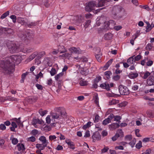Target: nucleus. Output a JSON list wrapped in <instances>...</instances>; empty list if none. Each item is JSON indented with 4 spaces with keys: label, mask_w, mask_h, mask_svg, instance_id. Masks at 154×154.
Here are the masks:
<instances>
[{
    "label": "nucleus",
    "mask_w": 154,
    "mask_h": 154,
    "mask_svg": "<svg viewBox=\"0 0 154 154\" xmlns=\"http://www.w3.org/2000/svg\"><path fill=\"white\" fill-rule=\"evenodd\" d=\"M147 83L149 86L154 85V75H151L147 79Z\"/></svg>",
    "instance_id": "19"
},
{
    "label": "nucleus",
    "mask_w": 154,
    "mask_h": 154,
    "mask_svg": "<svg viewBox=\"0 0 154 154\" xmlns=\"http://www.w3.org/2000/svg\"><path fill=\"white\" fill-rule=\"evenodd\" d=\"M31 31L30 30L27 29L26 31V32L25 33V35H23L25 36L26 37H29L30 36L32 37V34L31 33Z\"/></svg>",
    "instance_id": "33"
},
{
    "label": "nucleus",
    "mask_w": 154,
    "mask_h": 154,
    "mask_svg": "<svg viewBox=\"0 0 154 154\" xmlns=\"http://www.w3.org/2000/svg\"><path fill=\"white\" fill-rule=\"evenodd\" d=\"M120 124L119 123H113L112 125V127L114 128H118L120 126Z\"/></svg>",
    "instance_id": "58"
},
{
    "label": "nucleus",
    "mask_w": 154,
    "mask_h": 154,
    "mask_svg": "<svg viewBox=\"0 0 154 154\" xmlns=\"http://www.w3.org/2000/svg\"><path fill=\"white\" fill-rule=\"evenodd\" d=\"M121 8L119 6H114L112 8V17L115 19H119L122 17H118L117 16V14L120 12L121 11Z\"/></svg>",
    "instance_id": "4"
},
{
    "label": "nucleus",
    "mask_w": 154,
    "mask_h": 154,
    "mask_svg": "<svg viewBox=\"0 0 154 154\" xmlns=\"http://www.w3.org/2000/svg\"><path fill=\"white\" fill-rule=\"evenodd\" d=\"M152 48V45L151 44H148L146 47V50L150 51Z\"/></svg>",
    "instance_id": "64"
},
{
    "label": "nucleus",
    "mask_w": 154,
    "mask_h": 154,
    "mask_svg": "<svg viewBox=\"0 0 154 154\" xmlns=\"http://www.w3.org/2000/svg\"><path fill=\"white\" fill-rule=\"evenodd\" d=\"M4 143L5 140H0V146L3 149H5V146L4 145Z\"/></svg>",
    "instance_id": "51"
},
{
    "label": "nucleus",
    "mask_w": 154,
    "mask_h": 154,
    "mask_svg": "<svg viewBox=\"0 0 154 154\" xmlns=\"http://www.w3.org/2000/svg\"><path fill=\"white\" fill-rule=\"evenodd\" d=\"M113 34L109 32L105 34L104 36V38L106 40H109L112 38Z\"/></svg>",
    "instance_id": "23"
},
{
    "label": "nucleus",
    "mask_w": 154,
    "mask_h": 154,
    "mask_svg": "<svg viewBox=\"0 0 154 154\" xmlns=\"http://www.w3.org/2000/svg\"><path fill=\"white\" fill-rule=\"evenodd\" d=\"M110 0H98L97 7H99L103 6L105 5H106V3L109 2Z\"/></svg>",
    "instance_id": "15"
},
{
    "label": "nucleus",
    "mask_w": 154,
    "mask_h": 154,
    "mask_svg": "<svg viewBox=\"0 0 154 154\" xmlns=\"http://www.w3.org/2000/svg\"><path fill=\"white\" fill-rule=\"evenodd\" d=\"M150 75V73L148 71H146L144 74V76L143 78L144 79H146Z\"/></svg>",
    "instance_id": "59"
},
{
    "label": "nucleus",
    "mask_w": 154,
    "mask_h": 154,
    "mask_svg": "<svg viewBox=\"0 0 154 154\" xmlns=\"http://www.w3.org/2000/svg\"><path fill=\"white\" fill-rule=\"evenodd\" d=\"M134 56V62L136 61H138L140 60L142 57L141 56L140 54H139L136 56Z\"/></svg>",
    "instance_id": "47"
},
{
    "label": "nucleus",
    "mask_w": 154,
    "mask_h": 154,
    "mask_svg": "<svg viewBox=\"0 0 154 154\" xmlns=\"http://www.w3.org/2000/svg\"><path fill=\"white\" fill-rule=\"evenodd\" d=\"M134 56L129 57L127 60V63L130 65L133 63L134 62Z\"/></svg>",
    "instance_id": "30"
},
{
    "label": "nucleus",
    "mask_w": 154,
    "mask_h": 154,
    "mask_svg": "<svg viewBox=\"0 0 154 154\" xmlns=\"http://www.w3.org/2000/svg\"><path fill=\"white\" fill-rule=\"evenodd\" d=\"M146 23L147 24V26L146 27V32H148L151 29V26L149 22H146Z\"/></svg>",
    "instance_id": "38"
},
{
    "label": "nucleus",
    "mask_w": 154,
    "mask_h": 154,
    "mask_svg": "<svg viewBox=\"0 0 154 154\" xmlns=\"http://www.w3.org/2000/svg\"><path fill=\"white\" fill-rule=\"evenodd\" d=\"M101 79V77L99 75L97 77L94 79V82L95 83H97Z\"/></svg>",
    "instance_id": "48"
},
{
    "label": "nucleus",
    "mask_w": 154,
    "mask_h": 154,
    "mask_svg": "<svg viewBox=\"0 0 154 154\" xmlns=\"http://www.w3.org/2000/svg\"><path fill=\"white\" fill-rule=\"evenodd\" d=\"M66 143L68 145L69 147L71 149H74L75 148V144L74 143L70 141V140L66 139L65 140Z\"/></svg>",
    "instance_id": "16"
},
{
    "label": "nucleus",
    "mask_w": 154,
    "mask_h": 154,
    "mask_svg": "<svg viewBox=\"0 0 154 154\" xmlns=\"http://www.w3.org/2000/svg\"><path fill=\"white\" fill-rule=\"evenodd\" d=\"M124 136V133L122 129L118 130L116 134L112 138V139L113 141H115L117 140L119 137H122Z\"/></svg>",
    "instance_id": "9"
},
{
    "label": "nucleus",
    "mask_w": 154,
    "mask_h": 154,
    "mask_svg": "<svg viewBox=\"0 0 154 154\" xmlns=\"http://www.w3.org/2000/svg\"><path fill=\"white\" fill-rule=\"evenodd\" d=\"M10 140H11L12 143L14 145H16L17 143L18 142V140L14 137L13 135H11L10 137Z\"/></svg>",
    "instance_id": "25"
},
{
    "label": "nucleus",
    "mask_w": 154,
    "mask_h": 154,
    "mask_svg": "<svg viewBox=\"0 0 154 154\" xmlns=\"http://www.w3.org/2000/svg\"><path fill=\"white\" fill-rule=\"evenodd\" d=\"M16 147L17 148V149L19 151L21 150L22 152H23L25 149L24 145L23 143H18Z\"/></svg>",
    "instance_id": "21"
},
{
    "label": "nucleus",
    "mask_w": 154,
    "mask_h": 154,
    "mask_svg": "<svg viewBox=\"0 0 154 154\" xmlns=\"http://www.w3.org/2000/svg\"><path fill=\"white\" fill-rule=\"evenodd\" d=\"M132 139V136L131 134L127 135L125 137V141H130Z\"/></svg>",
    "instance_id": "45"
},
{
    "label": "nucleus",
    "mask_w": 154,
    "mask_h": 154,
    "mask_svg": "<svg viewBox=\"0 0 154 154\" xmlns=\"http://www.w3.org/2000/svg\"><path fill=\"white\" fill-rule=\"evenodd\" d=\"M36 25V23L35 22H29L27 21V25H26V27H31V26H34Z\"/></svg>",
    "instance_id": "44"
},
{
    "label": "nucleus",
    "mask_w": 154,
    "mask_h": 154,
    "mask_svg": "<svg viewBox=\"0 0 154 154\" xmlns=\"http://www.w3.org/2000/svg\"><path fill=\"white\" fill-rule=\"evenodd\" d=\"M47 143H45V144H39L37 143L36 145V146L37 148L38 149L40 150H42L44 149L47 146Z\"/></svg>",
    "instance_id": "22"
},
{
    "label": "nucleus",
    "mask_w": 154,
    "mask_h": 154,
    "mask_svg": "<svg viewBox=\"0 0 154 154\" xmlns=\"http://www.w3.org/2000/svg\"><path fill=\"white\" fill-rule=\"evenodd\" d=\"M63 75V72H61L59 74H57L55 76V78L56 81H58V79H60Z\"/></svg>",
    "instance_id": "40"
},
{
    "label": "nucleus",
    "mask_w": 154,
    "mask_h": 154,
    "mask_svg": "<svg viewBox=\"0 0 154 154\" xmlns=\"http://www.w3.org/2000/svg\"><path fill=\"white\" fill-rule=\"evenodd\" d=\"M138 76V74L137 72L133 73L131 72L129 75V77L131 79H134Z\"/></svg>",
    "instance_id": "28"
},
{
    "label": "nucleus",
    "mask_w": 154,
    "mask_h": 154,
    "mask_svg": "<svg viewBox=\"0 0 154 154\" xmlns=\"http://www.w3.org/2000/svg\"><path fill=\"white\" fill-rule=\"evenodd\" d=\"M48 111L46 110H43L42 109H40L39 111V113L42 116H43L47 113Z\"/></svg>",
    "instance_id": "37"
},
{
    "label": "nucleus",
    "mask_w": 154,
    "mask_h": 154,
    "mask_svg": "<svg viewBox=\"0 0 154 154\" xmlns=\"http://www.w3.org/2000/svg\"><path fill=\"white\" fill-rule=\"evenodd\" d=\"M74 58L78 60V61H79L80 62H83L85 63H87V66H86V68H89L90 66V63H88L87 62L88 61V59L85 57H75Z\"/></svg>",
    "instance_id": "10"
},
{
    "label": "nucleus",
    "mask_w": 154,
    "mask_h": 154,
    "mask_svg": "<svg viewBox=\"0 0 154 154\" xmlns=\"http://www.w3.org/2000/svg\"><path fill=\"white\" fill-rule=\"evenodd\" d=\"M100 87L103 89H106L107 91L110 90L109 85L107 82L101 84Z\"/></svg>",
    "instance_id": "17"
},
{
    "label": "nucleus",
    "mask_w": 154,
    "mask_h": 154,
    "mask_svg": "<svg viewBox=\"0 0 154 154\" xmlns=\"http://www.w3.org/2000/svg\"><path fill=\"white\" fill-rule=\"evenodd\" d=\"M21 57L17 55H13L3 60L0 61V68L5 75L12 74L14 71V66L12 62L18 63L21 61Z\"/></svg>",
    "instance_id": "1"
},
{
    "label": "nucleus",
    "mask_w": 154,
    "mask_h": 154,
    "mask_svg": "<svg viewBox=\"0 0 154 154\" xmlns=\"http://www.w3.org/2000/svg\"><path fill=\"white\" fill-rule=\"evenodd\" d=\"M42 121H41L39 119H37L33 120L32 122V124L35 128H37L38 126L36 125L37 124H42Z\"/></svg>",
    "instance_id": "20"
},
{
    "label": "nucleus",
    "mask_w": 154,
    "mask_h": 154,
    "mask_svg": "<svg viewBox=\"0 0 154 154\" xmlns=\"http://www.w3.org/2000/svg\"><path fill=\"white\" fill-rule=\"evenodd\" d=\"M91 21L90 20H87L84 24V26L85 28H86L88 27L90 25Z\"/></svg>",
    "instance_id": "52"
},
{
    "label": "nucleus",
    "mask_w": 154,
    "mask_h": 154,
    "mask_svg": "<svg viewBox=\"0 0 154 154\" xmlns=\"http://www.w3.org/2000/svg\"><path fill=\"white\" fill-rule=\"evenodd\" d=\"M28 141H31L32 142H33L35 141L36 140V139L34 137L31 136L28 138Z\"/></svg>",
    "instance_id": "62"
},
{
    "label": "nucleus",
    "mask_w": 154,
    "mask_h": 154,
    "mask_svg": "<svg viewBox=\"0 0 154 154\" xmlns=\"http://www.w3.org/2000/svg\"><path fill=\"white\" fill-rule=\"evenodd\" d=\"M119 103L118 100H116L115 99L112 100H110L109 102V105H115L117 103Z\"/></svg>",
    "instance_id": "42"
},
{
    "label": "nucleus",
    "mask_w": 154,
    "mask_h": 154,
    "mask_svg": "<svg viewBox=\"0 0 154 154\" xmlns=\"http://www.w3.org/2000/svg\"><path fill=\"white\" fill-rule=\"evenodd\" d=\"M135 146L137 149H140L142 147V142L141 141H139V142L136 144Z\"/></svg>",
    "instance_id": "50"
},
{
    "label": "nucleus",
    "mask_w": 154,
    "mask_h": 154,
    "mask_svg": "<svg viewBox=\"0 0 154 154\" xmlns=\"http://www.w3.org/2000/svg\"><path fill=\"white\" fill-rule=\"evenodd\" d=\"M138 88H139L138 86L136 84L134 85L132 87V90L134 91H137V90Z\"/></svg>",
    "instance_id": "60"
},
{
    "label": "nucleus",
    "mask_w": 154,
    "mask_h": 154,
    "mask_svg": "<svg viewBox=\"0 0 154 154\" xmlns=\"http://www.w3.org/2000/svg\"><path fill=\"white\" fill-rule=\"evenodd\" d=\"M38 54V57L39 58H41L45 54V51H42L39 52Z\"/></svg>",
    "instance_id": "57"
},
{
    "label": "nucleus",
    "mask_w": 154,
    "mask_h": 154,
    "mask_svg": "<svg viewBox=\"0 0 154 154\" xmlns=\"http://www.w3.org/2000/svg\"><path fill=\"white\" fill-rule=\"evenodd\" d=\"M91 122H88L86 124L83 125L82 127L83 129L85 130L87 128H89L91 126Z\"/></svg>",
    "instance_id": "43"
},
{
    "label": "nucleus",
    "mask_w": 154,
    "mask_h": 154,
    "mask_svg": "<svg viewBox=\"0 0 154 154\" xmlns=\"http://www.w3.org/2000/svg\"><path fill=\"white\" fill-rule=\"evenodd\" d=\"M113 60L112 59H111L106 63V64L104 66V67L105 68V69H107L112 64L113 61Z\"/></svg>",
    "instance_id": "36"
},
{
    "label": "nucleus",
    "mask_w": 154,
    "mask_h": 154,
    "mask_svg": "<svg viewBox=\"0 0 154 154\" xmlns=\"http://www.w3.org/2000/svg\"><path fill=\"white\" fill-rule=\"evenodd\" d=\"M113 116L114 117L113 118V119H114L113 120L118 122V123H120L121 122L120 120L121 119V117L118 116H114V115Z\"/></svg>",
    "instance_id": "35"
},
{
    "label": "nucleus",
    "mask_w": 154,
    "mask_h": 154,
    "mask_svg": "<svg viewBox=\"0 0 154 154\" xmlns=\"http://www.w3.org/2000/svg\"><path fill=\"white\" fill-rule=\"evenodd\" d=\"M147 116L150 118L154 117V112L152 110H149L147 111L146 112Z\"/></svg>",
    "instance_id": "24"
},
{
    "label": "nucleus",
    "mask_w": 154,
    "mask_h": 154,
    "mask_svg": "<svg viewBox=\"0 0 154 154\" xmlns=\"http://www.w3.org/2000/svg\"><path fill=\"white\" fill-rule=\"evenodd\" d=\"M97 3L94 1H92L89 2L87 5L85 7V10L86 11L90 12L94 9V7L96 6L97 7Z\"/></svg>",
    "instance_id": "7"
},
{
    "label": "nucleus",
    "mask_w": 154,
    "mask_h": 154,
    "mask_svg": "<svg viewBox=\"0 0 154 154\" xmlns=\"http://www.w3.org/2000/svg\"><path fill=\"white\" fill-rule=\"evenodd\" d=\"M20 117L18 119L15 118L14 119V120L17 122V123L20 127H23V122L20 120Z\"/></svg>",
    "instance_id": "29"
},
{
    "label": "nucleus",
    "mask_w": 154,
    "mask_h": 154,
    "mask_svg": "<svg viewBox=\"0 0 154 154\" xmlns=\"http://www.w3.org/2000/svg\"><path fill=\"white\" fill-rule=\"evenodd\" d=\"M105 23L104 26L102 28L103 30H108L109 28H112L116 25L115 22L112 20H110L107 22L105 21Z\"/></svg>",
    "instance_id": "8"
},
{
    "label": "nucleus",
    "mask_w": 154,
    "mask_h": 154,
    "mask_svg": "<svg viewBox=\"0 0 154 154\" xmlns=\"http://www.w3.org/2000/svg\"><path fill=\"white\" fill-rule=\"evenodd\" d=\"M85 20L84 17L81 15H76L74 17L73 21L77 26L83 22Z\"/></svg>",
    "instance_id": "5"
},
{
    "label": "nucleus",
    "mask_w": 154,
    "mask_h": 154,
    "mask_svg": "<svg viewBox=\"0 0 154 154\" xmlns=\"http://www.w3.org/2000/svg\"><path fill=\"white\" fill-rule=\"evenodd\" d=\"M9 14V11H7L5 13L3 14L1 17V18L2 19H3L6 17Z\"/></svg>",
    "instance_id": "46"
},
{
    "label": "nucleus",
    "mask_w": 154,
    "mask_h": 154,
    "mask_svg": "<svg viewBox=\"0 0 154 154\" xmlns=\"http://www.w3.org/2000/svg\"><path fill=\"white\" fill-rule=\"evenodd\" d=\"M106 18L105 17H100L99 20H98L96 22V24L97 26H99L101 24H103V26H104Z\"/></svg>",
    "instance_id": "14"
},
{
    "label": "nucleus",
    "mask_w": 154,
    "mask_h": 154,
    "mask_svg": "<svg viewBox=\"0 0 154 154\" xmlns=\"http://www.w3.org/2000/svg\"><path fill=\"white\" fill-rule=\"evenodd\" d=\"M38 54L37 52H35L32 53L29 57V60L31 61L34 59Z\"/></svg>",
    "instance_id": "34"
},
{
    "label": "nucleus",
    "mask_w": 154,
    "mask_h": 154,
    "mask_svg": "<svg viewBox=\"0 0 154 154\" xmlns=\"http://www.w3.org/2000/svg\"><path fill=\"white\" fill-rule=\"evenodd\" d=\"M17 22L22 25L26 26L27 25V19L25 18L18 17L17 18Z\"/></svg>",
    "instance_id": "11"
},
{
    "label": "nucleus",
    "mask_w": 154,
    "mask_h": 154,
    "mask_svg": "<svg viewBox=\"0 0 154 154\" xmlns=\"http://www.w3.org/2000/svg\"><path fill=\"white\" fill-rule=\"evenodd\" d=\"M39 140L42 142L43 144H45V143H47V144L48 143V142L47 141L46 137L44 136H41Z\"/></svg>",
    "instance_id": "32"
},
{
    "label": "nucleus",
    "mask_w": 154,
    "mask_h": 154,
    "mask_svg": "<svg viewBox=\"0 0 154 154\" xmlns=\"http://www.w3.org/2000/svg\"><path fill=\"white\" fill-rule=\"evenodd\" d=\"M136 139L135 138H133L132 140L129 143V144L131 145L132 147H133L136 143Z\"/></svg>",
    "instance_id": "41"
},
{
    "label": "nucleus",
    "mask_w": 154,
    "mask_h": 154,
    "mask_svg": "<svg viewBox=\"0 0 154 154\" xmlns=\"http://www.w3.org/2000/svg\"><path fill=\"white\" fill-rule=\"evenodd\" d=\"M87 70L84 71L83 68H82L81 69V73L82 75H86L88 74Z\"/></svg>",
    "instance_id": "55"
},
{
    "label": "nucleus",
    "mask_w": 154,
    "mask_h": 154,
    "mask_svg": "<svg viewBox=\"0 0 154 154\" xmlns=\"http://www.w3.org/2000/svg\"><path fill=\"white\" fill-rule=\"evenodd\" d=\"M104 74L106 78L109 79L110 78V75H112V73L111 71H109L105 72Z\"/></svg>",
    "instance_id": "39"
},
{
    "label": "nucleus",
    "mask_w": 154,
    "mask_h": 154,
    "mask_svg": "<svg viewBox=\"0 0 154 154\" xmlns=\"http://www.w3.org/2000/svg\"><path fill=\"white\" fill-rule=\"evenodd\" d=\"M43 75L42 73L41 72H40L38 75H37L36 76V81L38 82V79H39V78L42 77Z\"/></svg>",
    "instance_id": "63"
},
{
    "label": "nucleus",
    "mask_w": 154,
    "mask_h": 154,
    "mask_svg": "<svg viewBox=\"0 0 154 154\" xmlns=\"http://www.w3.org/2000/svg\"><path fill=\"white\" fill-rule=\"evenodd\" d=\"M4 31L5 34H11L13 32V29L11 28H4Z\"/></svg>",
    "instance_id": "26"
},
{
    "label": "nucleus",
    "mask_w": 154,
    "mask_h": 154,
    "mask_svg": "<svg viewBox=\"0 0 154 154\" xmlns=\"http://www.w3.org/2000/svg\"><path fill=\"white\" fill-rule=\"evenodd\" d=\"M37 99L36 97H32L29 99V101L31 103H33L36 101Z\"/></svg>",
    "instance_id": "61"
},
{
    "label": "nucleus",
    "mask_w": 154,
    "mask_h": 154,
    "mask_svg": "<svg viewBox=\"0 0 154 154\" xmlns=\"http://www.w3.org/2000/svg\"><path fill=\"white\" fill-rule=\"evenodd\" d=\"M70 54L69 53H64L62 55H60L59 57H63L65 58H67L70 56Z\"/></svg>",
    "instance_id": "53"
},
{
    "label": "nucleus",
    "mask_w": 154,
    "mask_h": 154,
    "mask_svg": "<svg viewBox=\"0 0 154 154\" xmlns=\"http://www.w3.org/2000/svg\"><path fill=\"white\" fill-rule=\"evenodd\" d=\"M114 117L113 114H112L110 115L103 122L102 124L104 125H106L107 124L110 122L111 121V120L113 119V118Z\"/></svg>",
    "instance_id": "13"
},
{
    "label": "nucleus",
    "mask_w": 154,
    "mask_h": 154,
    "mask_svg": "<svg viewBox=\"0 0 154 154\" xmlns=\"http://www.w3.org/2000/svg\"><path fill=\"white\" fill-rule=\"evenodd\" d=\"M10 52L12 53H17L20 52V47L17 46L14 43L11 42L8 46Z\"/></svg>",
    "instance_id": "3"
},
{
    "label": "nucleus",
    "mask_w": 154,
    "mask_h": 154,
    "mask_svg": "<svg viewBox=\"0 0 154 154\" xmlns=\"http://www.w3.org/2000/svg\"><path fill=\"white\" fill-rule=\"evenodd\" d=\"M69 51L72 53H74L75 54H80L82 53V51L79 48H76L75 47H72L69 49Z\"/></svg>",
    "instance_id": "12"
},
{
    "label": "nucleus",
    "mask_w": 154,
    "mask_h": 154,
    "mask_svg": "<svg viewBox=\"0 0 154 154\" xmlns=\"http://www.w3.org/2000/svg\"><path fill=\"white\" fill-rule=\"evenodd\" d=\"M143 142H148L149 141L154 142V138H153V140H152L151 139V138H148V137H146L143 139Z\"/></svg>",
    "instance_id": "56"
},
{
    "label": "nucleus",
    "mask_w": 154,
    "mask_h": 154,
    "mask_svg": "<svg viewBox=\"0 0 154 154\" xmlns=\"http://www.w3.org/2000/svg\"><path fill=\"white\" fill-rule=\"evenodd\" d=\"M92 137L94 142H95L97 140H99L101 138V135L98 132L94 133Z\"/></svg>",
    "instance_id": "18"
},
{
    "label": "nucleus",
    "mask_w": 154,
    "mask_h": 154,
    "mask_svg": "<svg viewBox=\"0 0 154 154\" xmlns=\"http://www.w3.org/2000/svg\"><path fill=\"white\" fill-rule=\"evenodd\" d=\"M98 51H100V49L99 48H98ZM102 56V54L100 52H99V54H96L95 55V57L97 59V60L99 62H100L101 61V59Z\"/></svg>",
    "instance_id": "27"
},
{
    "label": "nucleus",
    "mask_w": 154,
    "mask_h": 154,
    "mask_svg": "<svg viewBox=\"0 0 154 154\" xmlns=\"http://www.w3.org/2000/svg\"><path fill=\"white\" fill-rule=\"evenodd\" d=\"M100 117L98 114H97L95 116V118L94 119V123L98 122L100 120Z\"/></svg>",
    "instance_id": "54"
},
{
    "label": "nucleus",
    "mask_w": 154,
    "mask_h": 154,
    "mask_svg": "<svg viewBox=\"0 0 154 154\" xmlns=\"http://www.w3.org/2000/svg\"><path fill=\"white\" fill-rule=\"evenodd\" d=\"M57 112L51 113V116L54 119H60L62 118H65L66 117V113L65 109L62 108H57L55 109Z\"/></svg>",
    "instance_id": "2"
},
{
    "label": "nucleus",
    "mask_w": 154,
    "mask_h": 154,
    "mask_svg": "<svg viewBox=\"0 0 154 154\" xmlns=\"http://www.w3.org/2000/svg\"><path fill=\"white\" fill-rule=\"evenodd\" d=\"M120 94L122 95H127L129 94V91L127 87L120 85L119 87Z\"/></svg>",
    "instance_id": "6"
},
{
    "label": "nucleus",
    "mask_w": 154,
    "mask_h": 154,
    "mask_svg": "<svg viewBox=\"0 0 154 154\" xmlns=\"http://www.w3.org/2000/svg\"><path fill=\"white\" fill-rule=\"evenodd\" d=\"M44 62L45 63H46L48 66H51L52 64L49 58L46 57L45 58Z\"/></svg>",
    "instance_id": "31"
},
{
    "label": "nucleus",
    "mask_w": 154,
    "mask_h": 154,
    "mask_svg": "<svg viewBox=\"0 0 154 154\" xmlns=\"http://www.w3.org/2000/svg\"><path fill=\"white\" fill-rule=\"evenodd\" d=\"M50 73L51 76H53L56 74V70L55 69V68H52L50 72Z\"/></svg>",
    "instance_id": "49"
}]
</instances>
